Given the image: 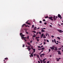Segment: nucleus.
Here are the masks:
<instances>
[{
	"label": "nucleus",
	"instance_id": "f257e3e1",
	"mask_svg": "<svg viewBox=\"0 0 63 63\" xmlns=\"http://www.w3.org/2000/svg\"><path fill=\"white\" fill-rule=\"evenodd\" d=\"M57 52H58V54H60V55H61V53L60 52V51L59 50H58L57 51Z\"/></svg>",
	"mask_w": 63,
	"mask_h": 63
},
{
	"label": "nucleus",
	"instance_id": "f03ea898",
	"mask_svg": "<svg viewBox=\"0 0 63 63\" xmlns=\"http://www.w3.org/2000/svg\"><path fill=\"white\" fill-rule=\"evenodd\" d=\"M33 54H34V53H31V55H30V57H33Z\"/></svg>",
	"mask_w": 63,
	"mask_h": 63
},
{
	"label": "nucleus",
	"instance_id": "7ed1b4c3",
	"mask_svg": "<svg viewBox=\"0 0 63 63\" xmlns=\"http://www.w3.org/2000/svg\"><path fill=\"white\" fill-rule=\"evenodd\" d=\"M53 49H55V51H56L57 50V47H55V49L53 48H52V50H53Z\"/></svg>",
	"mask_w": 63,
	"mask_h": 63
},
{
	"label": "nucleus",
	"instance_id": "20e7f679",
	"mask_svg": "<svg viewBox=\"0 0 63 63\" xmlns=\"http://www.w3.org/2000/svg\"><path fill=\"white\" fill-rule=\"evenodd\" d=\"M48 18L49 19H50L51 20H53V19H52L53 18V17H49Z\"/></svg>",
	"mask_w": 63,
	"mask_h": 63
},
{
	"label": "nucleus",
	"instance_id": "39448f33",
	"mask_svg": "<svg viewBox=\"0 0 63 63\" xmlns=\"http://www.w3.org/2000/svg\"><path fill=\"white\" fill-rule=\"evenodd\" d=\"M27 49H28V50L29 51H30V50L31 49V48L29 47H28L27 48Z\"/></svg>",
	"mask_w": 63,
	"mask_h": 63
},
{
	"label": "nucleus",
	"instance_id": "423d86ee",
	"mask_svg": "<svg viewBox=\"0 0 63 63\" xmlns=\"http://www.w3.org/2000/svg\"><path fill=\"white\" fill-rule=\"evenodd\" d=\"M57 31L59 32L60 33H62V30H57Z\"/></svg>",
	"mask_w": 63,
	"mask_h": 63
},
{
	"label": "nucleus",
	"instance_id": "0eeeda50",
	"mask_svg": "<svg viewBox=\"0 0 63 63\" xmlns=\"http://www.w3.org/2000/svg\"><path fill=\"white\" fill-rule=\"evenodd\" d=\"M44 36V33H43L41 36V38H42Z\"/></svg>",
	"mask_w": 63,
	"mask_h": 63
},
{
	"label": "nucleus",
	"instance_id": "6e6552de",
	"mask_svg": "<svg viewBox=\"0 0 63 63\" xmlns=\"http://www.w3.org/2000/svg\"><path fill=\"white\" fill-rule=\"evenodd\" d=\"M53 19H54V20H56V17H55V16H54L53 17Z\"/></svg>",
	"mask_w": 63,
	"mask_h": 63
},
{
	"label": "nucleus",
	"instance_id": "1a4fd4ad",
	"mask_svg": "<svg viewBox=\"0 0 63 63\" xmlns=\"http://www.w3.org/2000/svg\"><path fill=\"white\" fill-rule=\"evenodd\" d=\"M58 17H59V18L60 17H61V15H60V14H58Z\"/></svg>",
	"mask_w": 63,
	"mask_h": 63
},
{
	"label": "nucleus",
	"instance_id": "9d476101",
	"mask_svg": "<svg viewBox=\"0 0 63 63\" xmlns=\"http://www.w3.org/2000/svg\"><path fill=\"white\" fill-rule=\"evenodd\" d=\"M26 24H29V25H31V24L29 23H28V21H27V22H26Z\"/></svg>",
	"mask_w": 63,
	"mask_h": 63
},
{
	"label": "nucleus",
	"instance_id": "9b49d317",
	"mask_svg": "<svg viewBox=\"0 0 63 63\" xmlns=\"http://www.w3.org/2000/svg\"><path fill=\"white\" fill-rule=\"evenodd\" d=\"M24 35L23 34H22L21 35V37L22 39V37H24Z\"/></svg>",
	"mask_w": 63,
	"mask_h": 63
},
{
	"label": "nucleus",
	"instance_id": "f8f14e48",
	"mask_svg": "<svg viewBox=\"0 0 63 63\" xmlns=\"http://www.w3.org/2000/svg\"><path fill=\"white\" fill-rule=\"evenodd\" d=\"M27 44H28V45H29V46H30V43H29V42H27Z\"/></svg>",
	"mask_w": 63,
	"mask_h": 63
},
{
	"label": "nucleus",
	"instance_id": "ddd939ff",
	"mask_svg": "<svg viewBox=\"0 0 63 63\" xmlns=\"http://www.w3.org/2000/svg\"><path fill=\"white\" fill-rule=\"evenodd\" d=\"M40 61L41 63H43V61L41 60H40Z\"/></svg>",
	"mask_w": 63,
	"mask_h": 63
},
{
	"label": "nucleus",
	"instance_id": "4468645a",
	"mask_svg": "<svg viewBox=\"0 0 63 63\" xmlns=\"http://www.w3.org/2000/svg\"><path fill=\"white\" fill-rule=\"evenodd\" d=\"M36 28H37V27H35L34 28V30H36Z\"/></svg>",
	"mask_w": 63,
	"mask_h": 63
},
{
	"label": "nucleus",
	"instance_id": "2eb2a0df",
	"mask_svg": "<svg viewBox=\"0 0 63 63\" xmlns=\"http://www.w3.org/2000/svg\"><path fill=\"white\" fill-rule=\"evenodd\" d=\"M27 38V37H22V39H26Z\"/></svg>",
	"mask_w": 63,
	"mask_h": 63
},
{
	"label": "nucleus",
	"instance_id": "dca6fc26",
	"mask_svg": "<svg viewBox=\"0 0 63 63\" xmlns=\"http://www.w3.org/2000/svg\"><path fill=\"white\" fill-rule=\"evenodd\" d=\"M36 56L37 58H39V55L36 54Z\"/></svg>",
	"mask_w": 63,
	"mask_h": 63
},
{
	"label": "nucleus",
	"instance_id": "f3484780",
	"mask_svg": "<svg viewBox=\"0 0 63 63\" xmlns=\"http://www.w3.org/2000/svg\"><path fill=\"white\" fill-rule=\"evenodd\" d=\"M56 59H57V61H59V59L56 58Z\"/></svg>",
	"mask_w": 63,
	"mask_h": 63
},
{
	"label": "nucleus",
	"instance_id": "a211bd4d",
	"mask_svg": "<svg viewBox=\"0 0 63 63\" xmlns=\"http://www.w3.org/2000/svg\"><path fill=\"white\" fill-rule=\"evenodd\" d=\"M46 59H47V58H46L44 59L43 60V62L45 61V60H46Z\"/></svg>",
	"mask_w": 63,
	"mask_h": 63
},
{
	"label": "nucleus",
	"instance_id": "6ab92c4d",
	"mask_svg": "<svg viewBox=\"0 0 63 63\" xmlns=\"http://www.w3.org/2000/svg\"><path fill=\"white\" fill-rule=\"evenodd\" d=\"M54 40L55 43H56V40H55V39H54Z\"/></svg>",
	"mask_w": 63,
	"mask_h": 63
},
{
	"label": "nucleus",
	"instance_id": "aec40b11",
	"mask_svg": "<svg viewBox=\"0 0 63 63\" xmlns=\"http://www.w3.org/2000/svg\"><path fill=\"white\" fill-rule=\"evenodd\" d=\"M26 24H24L22 26V27H23Z\"/></svg>",
	"mask_w": 63,
	"mask_h": 63
},
{
	"label": "nucleus",
	"instance_id": "412c9836",
	"mask_svg": "<svg viewBox=\"0 0 63 63\" xmlns=\"http://www.w3.org/2000/svg\"><path fill=\"white\" fill-rule=\"evenodd\" d=\"M48 16H46V17H45V18H48Z\"/></svg>",
	"mask_w": 63,
	"mask_h": 63
},
{
	"label": "nucleus",
	"instance_id": "4be33fe9",
	"mask_svg": "<svg viewBox=\"0 0 63 63\" xmlns=\"http://www.w3.org/2000/svg\"><path fill=\"white\" fill-rule=\"evenodd\" d=\"M41 32H45V31L44 30H42Z\"/></svg>",
	"mask_w": 63,
	"mask_h": 63
},
{
	"label": "nucleus",
	"instance_id": "5701e85b",
	"mask_svg": "<svg viewBox=\"0 0 63 63\" xmlns=\"http://www.w3.org/2000/svg\"><path fill=\"white\" fill-rule=\"evenodd\" d=\"M36 39H38V38H40V37H36Z\"/></svg>",
	"mask_w": 63,
	"mask_h": 63
},
{
	"label": "nucleus",
	"instance_id": "b1692460",
	"mask_svg": "<svg viewBox=\"0 0 63 63\" xmlns=\"http://www.w3.org/2000/svg\"><path fill=\"white\" fill-rule=\"evenodd\" d=\"M36 35H33L32 37H34V38H35V37H36Z\"/></svg>",
	"mask_w": 63,
	"mask_h": 63
},
{
	"label": "nucleus",
	"instance_id": "393cba45",
	"mask_svg": "<svg viewBox=\"0 0 63 63\" xmlns=\"http://www.w3.org/2000/svg\"><path fill=\"white\" fill-rule=\"evenodd\" d=\"M41 55L42 56H44V55H45V54H41Z\"/></svg>",
	"mask_w": 63,
	"mask_h": 63
},
{
	"label": "nucleus",
	"instance_id": "a878e982",
	"mask_svg": "<svg viewBox=\"0 0 63 63\" xmlns=\"http://www.w3.org/2000/svg\"><path fill=\"white\" fill-rule=\"evenodd\" d=\"M32 28H34V25H33L32 26Z\"/></svg>",
	"mask_w": 63,
	"mask_h": 63
},
{
	"label": "nucleus",
	"instance_id": "bb28decb",
	"mask_svg": "<svg viewBox=\"0 0 63 63\" xmlns=\"http://www.w3.org/2000/svg\"><path fill=\"white\" fill-rule=\"evenodd\" d=\"M8 59V58H5L4 59H5V60H7V59Z\"/></svg>",
	"mask_w": 63,
	"mask_h": 63
},
{
	"label": "nucleus",
	"instance_id": "cd10ccee",
	"mask_svg": "<svg viewBox=\"0 0 63 63\" xmlns=\"http://www.w3.org/2000/svg\"><path fill=\"white\" fill-rule=\"evenodd\" d=\"M57 38L58 39H59V40H60V38L59 37H57Z\"/></svg>",
	"mask_w": 63,
	"mask_h": 63
},
{
	"label": "nucleus",
	"instance_id": "c85d7f7f",
	"mask_svg": "<svg viewBox=\"0 0 63 63\" xmlns=\"http://www.w3.org/2000/svg\"><path fill=\"white\" fill-rule=\"evenodd\" d=\"M29 36H27V38L28 39H29Z\"/></svg>",
	"mask_w": 63,
	"mask_h": 63
},
{
	"label": "nucleus",
	"instance_id": "c756f323",
	"mask_svg": "<svg viewBox=\"0 0 63 63\" xmlns=\"http://www.w3.org/2000/svg\"><path fill=\"white\" fill-rule=\"evenodd\" d=\"M43 38H46V37L45 36V35H44L43 36Z\"/></svg>",
	"mask_w": 63,
	"mask_h": 63
},
{
	"label": "nucleus",
	"instance_id": "7c9ffc66",
	"mask_svg": "<svg viewBox=\"0 0 63 63\" xmlns=\"http://www.w3.org/2000/svg\"><path fill=\"white\" fill-rule=\"evenodd\" d=\"M22 34V33H20V36H21Z\"/></svg>",
	"mask_w": 63,
	"mask_h": 63
},
{
	"label": "nucleus",
	"instance_id": "2f4dec72",
	"mask_svg": "<svg viewBox=\"0 0 63 63\" xmlns=\"http://www.w3.org/2000/svg\"><path fill=\"white\" fill-rule=\"evenodd\" d=\"M32 32H33L34 33H36V32L35 31H33Z\"/></svg>",
	"mask_w": 63,
	"mask_h": 63
},
{
	"label": "nucleus",
	"instance_id": "473e14b6",
	"mask_svg": "<svg viewBox=\"0 0 63 63\" xmlns=\"http://www.w3.org/2000/svg\"><path fill=\"white\" fill-rule=\"evenodd\" d=\"M52 47L53 48H55V46H53Z\"/></svg>",
	"mask_w": 63,
	"mask_h": 63
},
{
	"label": "nucleus",
	"instance_id": "72a5a7b5",
	"mask_svg": "<svg viewBox=\"0 0 63 63\" xmlns=\"http://www.w3.org/2000/svg\"><path fill=\"white\" fill-rule=\"evenodd\" d=\"M31 48L32 49H33V46H32V47H31Z\"/></svg>",
	"mask_w": 63,
	"mask_h": 63
},
{
	"label": "nucleus",
	"instance_id": "f704fd0d",
	"mask_svg": "<svg viewBox=\"0 0 63 63\" xmlns=\"http://www.w3.org/2000/svg\"><path fill=\"white\" fill-rule=\"evenodd\" d=\"M25 26H26V27H27V26H28V27H30L29 26H28V25H27V26L25 25Z\"/></svg>",
	"mask_w": 63,
	"mask_h": 63
},
{
	"label": "nucleus",
	"instance_id": "c9c22d12",
	"mask_svg": "<svg viewBox=\"0 0 63 63\" xmlns=\"http://www.w3.org/2000/svg\"><path fill=\"white\" fill-rule=\"evenodd\" d=\"M42 50H44V49H45V48L44 47H42Z\"/></svg>",
	"mask_w": 63,
	"mask_h": 63
},
{
	"label": "nucleus",
	"instance_id": "e433bc0d",
	"mask_svg": "<svg viewBox=\"0 0 63 63\" xmlns=\"http://www.w3.org/2000/svg\"><path fill=\"white\" fill-rule=\"evenodd\" d=\"M37 41H38V42H39V39H37Z\"/></svg>",
	"mask_w": 63,
	"mask_h": 63
},
{
	"label": "nucleus",
	"instance_id": "4c0bfd02",
	"mask_svg": "<svg viewBox=\"0 0 63 63\" xmlns=\"http://www.w3.org/2000/svg\"><path fill=\"white\" fill-rule=\"evenodd\" d=\"M36 55L35 54H34L33 55V56H35Z\"/></svg>",
	"mask_w": 63,
	"mask_h": 63
},
{
	"label": "nucleus",
	"instance_id": "58836bf2",
	"mask_svg": "<svg viewBox=\"0 0 63 63\" xmlns=\"http://www.w3.org/2000/svg\"><path fill=\"white\" fill-rule=\"evenodd\" d=\"M49 51L48 52H50V49H49Z\"/></svg>",
	"mask_w": 63,
	"mask_h": 63
},
{
	"label": "nucleus",
	"instance_id": "ea45409f",
	"mask_svg": "<svg viewBox=\"0 0 63 63\" xmlns=\"http://www.w3.org/2000/svg\"><path fill=\"white\" fill-rule=\"evenodd\" d=\"M43 63H46V61H43Z\"/></svg>",
	"mask_w": 63,
	"mask_h": 63
},
{
	"label": "nucleus",
	"instance_id": "a19ab883",
	"mask_svg": "<svg viewBox=\"0 0 63 63\" xmlns=\"http://www.w3.org/2000/svg\"><path fill=\"white\" fill-rule=\"evenodd\" d=\"M47 42H48H48H49V41L48 40H47Z\"/></svg>",
	"mask_w": 63,
	"mask_h": 63
},
{
	"label": "nucleus",
	"instance_id": "79ce46f5",
	"mask_svg": "<svg viewBox=\"0 0 63 63\" xmlns=\"http://www.w3.org/2000/svg\"><path fill=\"white\" fill-rule=\"evenodd\" d=\"M43 21H46V20L45 19H44L43 20Z\"/></svg>",
	"mask_w": 63,
	"mask_h": 63
},
{
	"label": "nucleus",
	"instance_id": "37998d69",
	"mask_svg": "<svg viewBox=\"0 0 63 63\" xmlns=\"http://www.w3.org/2000/svg\"><path fill=\"white\" fill-rule=\"evenodd\" d=\"M33 51H35V50H36L35 49H33Z\"/></svg>",
	"mask_w": 63,
	"mask_h": 63
},
{
	"label": "nucleus",
	"instance_id": "c03bdc74",
	"mask_svg": "<svg viewBox=\"0 0 63 63\" xmlns=\"http://www.w3.org/2000/svg\"><path fill=\"white\" fill-rule=\"evenodd\" d=\"M50 48L51 49H52V47H50Z\"/></svg>",
	"mask_w": 63,
	"mask_h": 63
},
{
	"label": "nucleus",
	"instance_id": "a18cd8bd",
	"mask_svg": "<svg viewBox=\"0 0 63 63\" xmlns=\"http://www.w3.org/2000/svg\"><path fill=\"white\" fill-rule=\"evenodd\" d=\"M47 63H49V61H48Z\"/></svg>",
	"mask_w": 63,
	"mask_h": 63
},
{
	"label": "nucleus",
	"instance_id": "49530a36",
	"mask_svg": "<svg viewBox=\"0 0 63 63\" xmlns=\"http://www.w3.org/2000/svg\"><path fill=\"white\" fill-rule=\"evenodd\" d=\"M51 37H52V38H53V37H54V36H53V35H52V36H51Z\"/></svg>",
	"mask_w": 63,
	"mask_h": 63
},
{
	"label": "nucleus",
	"instance_id": "de8ad7c7",
	"mask_svg": "<svg viewBox=\"0 0 63 63\" xmlns=\"http://www.w3.org/2000/svg\"><path fill=\"white\" fill-rule=\"evenodd\" d=\"M40 57H42V55L40 54Z\"/></svg>",
	"mask_w": 63,
	"mask_h": 63
},
{
	"label": "nucleus",
	"instance_id": "09e8293b",
	"mask_svg": "<svg viewBox=\"0 0 63 63\" xmlns=\"http://www.w3.org/2000/svg\"><path fill=\"white\" fill-rule=\"evenodd\" d=\"M47 34H46V36H47Z\"/></svg>",
	"mask_w": 63,
	"mask_h": 63
},
{
	"label": "nucleus",
	"instance_id": "8fccbe9b",
	"mask_svg": "<svg viewBox=\"0 0 63 63\" xmlns=\"http://www.w3.org/2000/svg\"><path fill=\"white\" fill-rule=\"evenodd\" d=\"M43 45L42 46L40 47V48H41V47H43Z\"/></svg>",
	"mask_w": 63,
	"mask_h": 63
},
{
	"label": "nucleus",
	"instance_id": "3c124183",
	"mask_svg": "<svg viewBox=\"0 0 63 63\" xmlns=\"http://www.w3.org/2000/svg\"><path fill=\"white\" fill-rule=\"evenodd\" d=\"M39 34V32H37L36 35H37V34Z\"/></svg>",
	"mask_w": 63,
	"mask_h": 63
},
{
	"label": "nucleus",
	"instance_id": "603ef678",
	"mask_svg": "<svg viewBox=\"0 0 63 63\" xmlns=\"http://www.w3.org/2000/svg\"><path fill=\"white\" fill-rule=\"evenodd\" d=\"M39 23H42V21H40V22H39Z\"/></svg>",
	"mask_w": 63,
	"mask_h": 63
},
{
	"label": "nucleus",
	"instance_id": "864d4df0",
	"mask_svg": "<svg viewBox=\"0 0 63 63\" xmlns=\"http://www.w3.org/2000/svg\"><path fill=\"white\" fill-rule=\"evenodd\" d=\"M23 47H24V45H23Z\"/></svg>",
	"mask_w": 63,
	"mask_h": 63
},
{
	"label": "nucleus",
	"instance_id": "5fc2aeb1",
	"mask_svg": "<svg viewBox=\"0 0 63 63\" xmlns=\"http://www.w3.org/2000/svg\"><path fill=\"white\" fill-rule=\"evenodd\" d=\"M41 30H44L43 28H42L41 29Z\"/></svg>",
	"mask_w": 63,
	"mask_h": 63
},
{
	"label": "nucleus",
	"instance_id": "6e6d98bb",
	"mask_svg": "<svg viewBox=\"0 0 63 63\" xmlns=\"http://www.w3.org/2000/svg\"><path fill=\"white\" fill-rule=\"evenodd\" d=\"M47 24V23H44V24H45V25Z\"/></svg>",
	"mask_w": 63,
	"mask_h": 63
},
{
	"label": "nucleus",
	"instance_id": "4d7b16f0",
	"mask_svg": "<svg viewBox=\"0 0 63 63\" xmlns=\"http://www.w3.org/2000/svg\"><path fill=\"white\" fill-rule=\"evenodd\" d=\"M52 43H53L54 42V41L53 40H52Z\"/></svg>",
	"mask_w": 63,
	"mask_h": 63
},
{
	"label": "nucleus",
	"instance_id": "13d9d810",
	"mask_svg": "<svg viewBox=\"0 0 63 63\" xmlns=\"http://www.w3.org/2000/svg\"><path fill=\"white\" fill-rule=\"evenodd\" d=\"M38 48H40V47H40V46H38Z\"/></svg>",
	"mask_w": 63,
	"mask_h": 63
},
{
	"label": "nucleus",
	"instance_id": "bf43d9fd",
	"mask_svg": "<svg viewBox=\"0 0 63 63\" xmlns=\"http://www.w3.org/2000/svg\"><path fill=\"white\" fill-rule=\"evenodd\" d=\"M45 44H46V42H44V45H45Z\"/></svg>",
	"mask_w": 63,
	"mask_h": 63
},
{
	"label": "nucleus",
	"instance_id": "052dcab7",
	"mask_svg": "<svg viewBox=\"0 0 63 63\" xmlns=\"http://www.w3.org/2000/svg\"><path fill=\"white\" fill-rule=\"evenodd\" d=\"M59 18H60V19H62V17H61H61H60Z\"/></svg>",
	"mask_w": 63,
	"mask_h": 63
},
{
	"label": "nucleus",
	"instance_id": "680f3d73",
	"mask_svg": "<svg viewBox=\"0 0 63 63\" xmlns=\"http://www.w3.org/2000/svg\"><path fill=\"white\" fill-rule=\"evenodd\" d=\"M39 34H40V35H41V32H39Z\"/></svg>",
	"mask_w": 63,
	"mask_h": 63
},
{
	"label": "nucleus",
	"instance_id": "e2e57ef3",
	"mask_svg": "<svg viewBox=\"0 0 63 63\" xmlns=\"http://www.w3.org/2000/svg\"><path fill=\"white\" fill-rule=\"evenodd\" d=\"M38 62L39 63H40V61H38Z\"/></svg>",
	"mask_w": 63,
	"mask_h": 63
},
{
	"label": "nucleus",
	"instance_id": "0e129e2a",
	"mask_svg": "<svg viewBox=\"0 0 63 63\" xmlns=\"http://www.w3.org/2000/svg\"><path fill=\"white\" fill-rule=\"evenodd\" d=\"M24 40L25 41H26V40L25 39H24Z\"/></svg>",
	"mask_w": 63,
	"mask_h": 63
},
{
	"label": "nucleus",
	"instance_id": "69168bd1",
	"mask_svg": "<svg viewBox=\"0 0 63 63\" xmlns=\"http://www.w3.org/2000/svg\"><path fill=\"white\" fill-rule=\"evenodd\" d=\"M59 50H61V48H59L58 49Z\"/></svg>",
	"mask_w": 63,
	"mask_h": 63
},
{
	"label": "nucleus",
	"instance_id": "338daca9",
	"mask_svg": "<svg viewBox=\"0 0 63 63\" xmlns=\"http://www.w3.org/2000/svg\"><path fill=\"white\" fill-rule=\"evenodd\" d=\"M49 26H50V27H52V26H51V25H50Z\"/></svg>",
	"mask_w": 63,
	"mask_h": 63
},
{
	"label": "nucleus",
	"instance_id": "774afa93",
	"mask_svg": "<svg viewBox=\"0 0 63 63\" xmlns=\"http://www.w3.org/2000/svg\"><path fill=\"white\" fill-rule=\"evenodd\" d=\"M27 47H30V46H27Z\"/></svg>",
	"mask_w": 63,
	"mask_h": 63
}]
</instances>
